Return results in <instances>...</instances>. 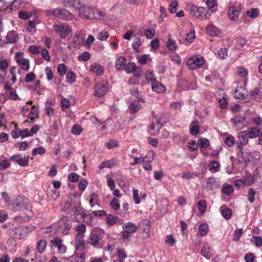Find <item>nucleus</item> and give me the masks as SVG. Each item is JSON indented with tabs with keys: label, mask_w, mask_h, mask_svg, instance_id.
Wrapping results in <instances>:
<instances>
[{
	"label": "nucleus",
	"mask_w": 262,
	"mask_h": 262,
	"mask_svg": "<svg viewBox=\"0 0 262 262\" xmlns=\"http://www.w3.org/2000/svg\"><path fill=\"white\" fill-rule=\"evenodd\" d=\"M79 14L81 17L88 19H94L103 17L105 13L103 11L99 10L94 7L85 6L79 10Z\"/></svg>",
	"instance_id": "nucleus-1"
},
{
	"label": "nucleus",
	"mask_w": 262,
	"mask_h": 262,
	"mask_svg": "<svg viewBox=\"0 0 262 262\" xmlns=\"http://www.w3.org/2000/svg\"><path fill=\"white\" fill-rule=\"evenodd\" d=\"M30 208L29 201L23 195L13 196V202L10 209L14 211H20L29 210Z\"/></svg>",
	"instance_id": "nucleus-2"
},
{
	"label": "nucleus",
	"mask_w": 262,
	"mask_h": 262,
	"mask_svg": "<svg viewBox=\"0 0 262 262\" xmlns=\"http://www.w3.org/2000/svg\"><path fill=\"white\" fill-rule=\"evenodd\" d=\"M189 14L201 20L208 19L211 14L204 7H197L190 5L187 7Z\"/></svg>",
	"instance_id": "nucleus-3"
},
{
	"label": "nucleus",
	"mask_w": 262,
	"mask_h": 262,
	"mask_svg": "<svg viewBox=\"0 0 262 262\" xmlns=\"http://www.w3.org/2000/svg\"><path fill=\"white\" fill-rule=\"evenodd\" d=\"M46 13L47 15H52L59 19L66 20H71L74 17V15L69 11L63 8L48 10Z\"/></svg>",
	"instance_id": "nucleus-4"
},
{
	"label": "nucleus",
	"mask_w": 262,
	"mask_h": 262,
	"mask_svg": "<svg viewBox=\"0 0 262 262\" xmlns=\"http://www.w3.org/2000/svg\"><path fill=\"white\" fill-rule=\"evenodd\" d=\"M53 27L54 30L59 34L62 39H65L72 35V29L67 24L61 23L55 24Z\"/></svg>",
	"instance_id": "nucleus-5"
},
{
	"label": "nucleus",
	"mask_w": 262,
	"mask_h": 262,
	"mask_svg": "<svg viewBox=\"0 0 262 262\" xmlns=\"http://www.w3.org/2000/svg\"><path fill=\"white\" fill-rule=\"evenodd\" d=\"M137 228V225L132 222L124 223L121 232L122 239L125 241H129L131 235L136 232Z\"/></svg>",
	"instance_id": "nucleus-6"
},
{
	"label": "nucleus",
	"mask_w": 262,
	"mask_h": 262,
	"mask_svg": "<svg viewBox=\"0 0 262 262\" xmlns=\"http://www.w3.org/2000/svg\"><path fill=\"white\" fill-rule=\"evenodd\" d=\"M205 62L204 58L200 55H193L187 61V65L190 70H193L202 67Z\"/></svg>",
	"instance_id": "nucleus-7"
},
{
	"label": "nucleus",
	"mask_w": 262,
	"mask_h": 262,
	"mask_svg": "<svg viewBox=\"0 0 262 262\" xmlns=\"http://www.w3.org/2000/svg\"><path fill=\"white\" fill-rule=\"evenodd\" d=\"M92 215L87 211L84 210L82 208L78 207L75 211V219L79 222H83L89 223L91 221Z\"/></svg>",
	"instance_id": "nucleus-8"
},
{
	"label": "nucleus",
	"mask_w": 262,
	"mask_h": 262,
	"mask_svg": "<svg viewBox=\"0 0 262 262\" xmlns=\"http://www.w3.org/2000/svg\"><path fill=\"white\" fill-rule=\"evenodd\" d=\"M16 63L24 71L27 72L30 69V60L24 57L22 52H16L14 55Z\"/></svg>",
	"instance_id": "nucleus-9"
},
{
	"label": "nucleus",
	"mask_w": 262,
	"mask_h": 262,
	"mask_svg": "<svg viewBox=\"0 0 262 262\" xmlns=\"http://www.w3.org/2000/svg\"><path fill=\"white\" fill-rule=\"evenodd\" d=\"M57 225L59 232L62 231L64 234H68L72 227V221L69 217L63 216L58 222Z\"/></svg>",
	"instance_id": "nucleus-10"
},
{
	"label": "nucleus",
	"mask_w": 262,
	"mask_h": 262,
	"mask_svg": "<svg viewBox=\"0 0 262 262\" xmlns=\"http://www.w3.org/2000/svg\"><path fill=\"white\" fill-rule=\"evenodd\" d=\"M29 231L30 229L27 227H18L11 229L10 234L14 238L20 239L24 238Z\"/></svg>",
	"instance_id": "nucleus-11"
},
{
	"label": "nucleus",
	"mask_w": 262,
	"mask_h": 262,
	"mask_svg": "<svg viewBox=\"0 0 262 262\" xmlns=\"http://www.w3.org/2000/svg\"><path fill=\"white\" fill-rule=\"evenodd\" d=\"M108 90L107 82L103 80L97 83L95 88L94 94L98 97H101L105 95Z\"/></svg>",
	"instance_id": "nucleus-12"
},
{
	"label": "nucleus",
	"mask_w": 262,
	"mask_h": 262,
	"mask_svg": "<svg viewBox=\"0 0 262 262\" xmlns=\"http://www.w3.org/2000/svg\"><path fill=\"white\" fill-rule=\"evenodd\" d=\"M206 32L210 36H221L222 32L220 29L212 24H208L205 28Z\"/></svg>",
	"instance_id": "nucleus-13"
},
{
	"label": "nucleus",
	"mask_w": 262,
	"mask_h": 262,
	"mask_svg": "<svg viewBox=\"0 0 262 262\" xmlns=\"http://www.w3.org/2000/svg\"><path fill=\"white\" fill-rule=\"evenodd\" d=\"M18 38L17 34L15 31H10L6 36L0 39V41L3 42L4 44L14 43L17 41Z\"/></svg>",
	"instance_id": "nucleus-14"
},
{
	"label": "nucleus",
	"mask_w": 262,
	"mask_h": 262,
	"mask_svg": "<svg viewBox=\"0 0 262 262\" xmlns=\"http://www.w3.org/2000/svg\"><path fill=\"white\" fill-rule=\"evenodd\" d=\"M10 159L11 161L16 162L20 166H27L29 164V158L28 157H23L20 154L14 155Z\"/></svg>",
	"instance_id": "nucleus-15"
},
{
	"label": "nucleus",
	"mask_w": 262,
	"mask_h": 262,
	"mask_svg": "<svg viewBox=\"0 0 262 262\" xmlns=\"http://www.w3.org/2000/svg\"><path fill=\"white\" fill-rule=\"evenodd\" d=\"M84 1V0H64V3L66 6L73 7L79 11L81 8L85 6Z\"/></svg>",
	"instance_id": "nucleus-16"
},
{
	"label": "nucleus",
	"mask_w": 262,
	"mask_h": 262,
	"mask_svg": "<svg viewBox=\"0 0 262 262\" xmlns=\"http://www.w3.org/2000/svg\"><path fill=\"white\" fill-rule=\"evenodd\" d=\"M249 137L246 130H244L239 133L238 135V139L239 144H237V147L240 152L242 153L243 147L242 145H245L248 143Z\"/></svg>",
	"instance_id": "nucleus-17"
},
{
	"label": "nucleus",
	"mask_w": 262,
	"mask_h": 262,
	"mask_svg": "<svg viewBox=\"0 0 262 262\" xmlns=\"http://www.w3.org/2000/svg\"><path fill=\"white\" fill-rule=\"evenodd\" d=\"M39 129V126L38 125H34L30 130H29L28 129H21L20 130V134L21 136H20V137H21L22 139L28 137H32L34 135L37 133V132L38 131Z\"/></svg>",
	"instance_id": "nucleus-18"
},
{
	"label": "nucleus",
	"mask_w": 262,
	"mask_h": 262,
	"mask_svg": "<svg viewBox=\"0 0 262 262\" xmlns=\"http://www.w3.org/2000/svg\"><path fill=\"white\" fill-rule=\"evenodd\" d=\"M90 71L96 76H102L104 74V67L97 62H94L90 66Z\"/></svg>",
	"instance_id": "nucleus-19"
},
{
	"label": "nucleus",
	"mask_w": 262,
	"mask_h": 262,
	"mask_svg": "<svg viewBox=\"0 0 262 262\" xmlns=\"http://www.w3.org/2000/svg\"><path fill=\"white\" fill-rule=\"evenodd\" d=\"M51 243L57 248L58 252L60 254H64L67 251V247L62 243V241L59 238H54Z\"/></svg>",
	"instance_id": "nucleus-20"
},
{
	"label": "nucleus",
	"mask_w": 262,
	"mask_h": 262,
	"mask_svg": "<svg viewBox=\"0 0 262 262\" xmlns=\"http://www.w3.org/2000/svg\"><path fill=\"white\" fill-rule=\"evenodd\" d=\"M245 118L241 115H237L231 119V122L234 124L236 130L242 129L244 124Z\"/></svg>",
	"instance_id": "nucleus-21"
},
{
	"label": "nucleus",
	"mask_w": 262,
	"mask_h": 262,
	"mask_svg": "<svg viewBox=\"0 0 262 262\" xmlns=\"http://www.w3.org/2000/svg\"><path fill=\"white\" fill-rule=\"evenodd\" d=\"M111 125L113 126V127L111 128V130H114V122L111 119H107L106 121L104 122H101V121H99L97 125V127L100 129V130H103L105 129H110L109 127H107L106 125Z\"/></svg>",
	"instance_id": "nucleus-22"
},
{
	"label": "nucleus",
	"mask_w": 262,
	"mask_h": 262,
	"mask_svg": "<svg viewBox=\"0 0 262 262\" xmlns=\"http://www.w3.org/2000/svg\"><path fill=\"white\" fill-rule=\"evenodd\" d=\"M151 89L154 92L157 93H162L166 91L164 85L157 80L151 84Z\"/></svg>",
	"instance_id": "nucleus-23"
},
{
	"label": "nucleus",
	"mask_w": 262,
	"mask_h": 262,
	"mask_svg": "<svg viewBox=\"0 0 262 262\" xmlns=\"http://www.w3.org/2000/svg\"><path fill=\"white\" fill-rule=\"evenodd\" d=\"M242 178L244 182V185L245 186H250L254 182V177L248 171L245 172L244 176Z\"/></svg>",
	"instance_id": "nucleus-24"
},
{
	"label": "nucleus",
	"mask_w": 262,
	"mask_h": 262,
	"mask_svg": "<svg viewBox=\"0 0 262 262\" xmlns=\"http://www.w3.org/2000/svg\"><path fill=\"white\" fill-rule=\"evenodd\" d=\"M100 238L96 234L91 233L89 236V243L94 247H100Z\"/></svg>",
	"instance_id": "nucleus-25"
},
{
	"label": "nucleus",
	"mask_w": 262,
	"mask_h": 262,
	"mask_svg": "<svg viewBox=\"0 0 262 262\" xmlns=\"http://www.w3.org/2000/svg\"><path fill=\"white\" fill-rule=\"evenodd\" d=\"M126 64V60L123 56H120L116 61L115 67L119 70H122Z\"/></svg>",
	"instance_id": "nucleus-26"
},
{
	"label": "nucleus",
	"mask_w": 262,
	"mask_h": 262,
	"mask_svg": "<svg viewBox=\"0 0 262 262\" xmlns=\"http://www.w3.org/2000/svg\"><path fill=\"white\" fill-rule=\"evenodd\" d=\"M205 3L207 8L210 10L211 12L214 13L216 11L218 7L216 0H206Z\"/></svg>",
	"instance_id": "nucleus-27"
},
{
	"label": "nucleus",
	"mask_w": 262,
	"mask_h": 262,
	"mask_svg": "<svg viewBox=\"0 0 262 262\" xmlns=\"http://www.w3.org/2000/svg\"><path fill=\"white\" fill-rule=\"evenodd\" d=\"M228 14L232 20H236L238 17V11L234 6L230 7L228 10Z\"/></svg>",
	"instance_id": "nucleus-28"
},
{
	"label": "nucleus",
	"mask_w": 262,
	"mask_h": 262,
	"mask_svg": "<svg viewBox=\"0 0 262 262\" xmlns=\"http://www.w3.org/2000/svg\"><path fill=\"white\" fill-rule=\"evenodd\" d=\"M1 196L2 200L4 201L6 206L10 208V207L13 202V198H10L9 193L6 191L2 192L1 193Z\"/></svg>",
	"instance_id": "nucleus-29"
},
{
	"label": "nucleus",
	"mask_w": 262,
	"mask_h": 262,
	"mask_svg": "<svg viewBox=\"0 0 262 262\" xmlns=\"http://www.w3.org/2000/svg\"><path fill=\"white\" fill-rule=\"evenodd\" d=\"M201 254L207 259H210L212 255L210 247L208 245H205L203 247L201 251Z\"/></svg>",
	"instance_id": "nucleus-30"
},
{
	"label": "nucleus",
	"mask_w": 262,
	"mask_h": 262,
	"mask_svg": "<svg viewBox=\"0 0 262 262\" xmlns=\"http://www.w3.org/2000/svg\"><path fill=\"white\" fill-rule=\"evenodd\" d=\"M22 4V0H14L9 8H8L5 11L10 12L12 11H14L18 9Z\"/></svg>",
	"instance_id": "nucleus-31"
},
{
	"label": "nucleus",
	"mask_w": 262,
	"mask_h": 262,
	"mask_svg": "<svg viewBox=\"0 0 262 262\" xmlns=\"http://www.w3.org/2000/svg\"><path fill=\"white\" fill-rule=\"evenodd\" d=\"M75 248L77 250H82L84 247L83 236L76 235L75 239Z\"/></svg>",
	"instance_id": "nucleus-32"
},
{
	"label": "nucleus",
	"mask_w": 262,
	"mask_h": 262,
	"mask_svg": "<svg viewBox=\"0 0 262 262\" xmlns=\"http://www.w3.org/2000/svg\"><path fill=\"white\" fill-rule=\"evenodd\" d=\"M141 105L139 101H134L132 102L129 106V111L131 114H135L140 110Z\"/></svg>",
	"instance_id": "nucleus-33"
},
{
	"label": "nucleus",
	"mask_w": 262,
	"mask_h": 262,
	"mask_svg": "<svg viewBox=\"0 0 262 262\" xmlns=\"http://www.w3.org/2000/svg\"><path fill=\"white\" fill-rule=\"evenodd\" d=\"M246 131L248 135L249 138H254L257 137L259 134L260 129L256 127H253L249 128Z\"/></svg>",
	"instance_id": "nucleus-34"
},
{
	"label": "nucleus",
	"mask_w": 262,
	"mask_h": 262,
	"mask_svg": "<svg viewBox=\"0 0 262 262\" xmlns=\"http://www.w3.org/2000/svg\"><path fill=\"white\" fill-rule=\"evenodd\" d=\"M208 168L211 172H216L220 170V164L216 161H210L208 164Z\"/></svg>",
	"instance_id": "nucleus-35"
},
{
	"label": "nucleus",
	"mask_w": 262,
	"mask_h": 262,
	"mask_svg": "<svg viewBox=\"0 0 262 262\" xmlns=\"http://www.w3.org/2000/svg\"><path fill=\"white\" fill-rule=\"evenodd\" d=\"M41 20H29L26 26V29L29 32H35L36 26L40 24Z\"/></svg>",
	"instance_id": "nucleus-36"
},
{
	"label": "nucleus",
	"mask_w": 262,
	"mask_h": 262,
	"mask_svg": "<svg viewBox=\"0 0 262 262\" xmlns=\"http://www.w3.org/2000/svg\"><path fill=\"white\" fill-rule=\"evenodd\" d=\"M189 130L192 135H196L199 133L200 128L196 121H194L190 123Z\"/></svg>",
	"instance_id": "nucleus-37"
},
{
	"label": "nucleus",
	"mask_w": 262,
	"mask_h": 262,
	"mask_svg": "<svg viewBox=\"0 0 262 262\" xmlns=\"http://www.w3.org/2000/svg\"><path fill=\"white\" fill-rule=\"evenodd\" d=\"M217 186V183L214 178H209L206 180L205 187L208 190H212Z\"/></svg>",
	"instance_id": "nucleus-38"
},
{
	"label": "nucleus",
	"mask_w": 262,
	"mask_h": 262,
	"mask_svg": "<svg viewBox=\"0 0 262 262\" xmlns=\"http://www.w3.org/2000/svg\"><path fill=\"white\" fill-rule=\"evenodd\" d=\"M220 211L223 216L226 219H230L232 216L231 210L226 206H222L220 208Z\"/></svg>",
	"instance_id": "nucleus-39"
},
{
	"label": "nucleus",
	"mask_w": 262,
	"mask_h": 262,
	"mask_svg": "<svg viewBox=\"0 0 262 262\" xmlns=\"http://www.w3.org/2000/svg\"><path fill=\"white\" fill-rule=\"evenodd\" d=\"M47 247V242L45 240L41 239L36 243V249L39 253H42Z\"/></svg>",
	"instance_id": "nucleus-40"
},
{
	"label": "nucleus",
	"mask_w": 262,
	"mask_h": 262,
	"mask_svg": "<svg viewBox=\"0 0 262 262\" xmlns=\"http://www.w3.org/2000/svg\"><path fill=\"white\" fill-rule=\"evenodd\" d=\"M246 91L242 88L237 89L234 92V97L239 100H243L245 98V95Z\"/></svg>",
	"instance_id": "nucleus-41"
},
{
	"label": "nucleus",
	"mask_w": 262,
	"mask_h": 262,
	"mask_svg": "<svg viewBox=\"0 0 262 262\" xmlns=\"http://www.w3.org/2000/svg\"><path fill=\"white\" fill-rule=\"evenodd\" d=\"M209 231V226L207 224L202 223L199 227L198 233L201 236L206 235Z\"/></svg>",
	"instance_id": "nucleus-42"
},
{
	"label": "nucleus",
	"mask_w": 262,
	"mask_h": 262,
	"mask_svg": "<svg viewBox=\"0 0 262 262\" xmlns=\"http://www.w3.org/2000/svg\"><path fill=\"white\" fill-rule=\"evenodd\" d=\"M251 96L257 101H260L262 99V90L255 89L251 92Z\"/></svg>",
	"instance_id": "nucleus-43"
},
{
	"label": "nucleus",
	"mask_w": 262,
	"mask_h": 262,
	"mask_svg": "<svg viewBox=\"0 0 262 262\" xmlns=\"http://www.w3.org/2000/svg\"><path fill=\"white\" fill-rule=\"evenodd\" d=\"M10 164L6 157L2 156L0 157V166L1 169H6L10 167Z\"/></svg>",
	"instance_id": "nucleus-44"
},
{
	"label": "nucleus",
	"mask_w": 262,
	"mask_h": 262,
	"mask_svg": "<svg viewBox=\"0 0 262 262\" xmlns=\"http://www.w3.org/2000/svg\"><path fill=\"white\" fill-rule=\"evenodd\" d=\"M119 220V218L113 214H109L106 215L107 223L110 225H113L117 223Z\"/></svg>",
	"instance_id": "nucleus-45"
},
{
	"label": "nucleus",
	"mask_w": 262,
	"mask_h": 262,
	"mask_svg": "<svg viewBox=\"0 0 262 262\" xmlns=\"http://www.w3.org/2000/svg\"><path fill=\"white\" fill-rule=\"evenodd\" d=\"M76 79V74L72 71L68 72L66 75V80L68 83L72 84Z\"/></svg>",
	"instance_id": "nucleus-46"
},
{
	"label": "nucleus",
	"mask_w": 262,
	"mask_h": 262,
	"mask_svg": "<svg viewBox=\"0 0 262 262\" xmlns=\"http://www.w3.org/2000/svg\"><path fill=\"white\" fill-rule=\"evenodd\" d=\"M156 154L152 150H149L145 156H142V162L147 161L151 162L155 158Z\"/></svg>",
	"instance_id": "nucleus-47"
},
{
	"label": "nucleus",
	"mask_w": 262,
	"mask_h": 262,
	"mask_svg": "<svg viewBox=\"0 0 262 262\" xmlns=\"http://www.w3.org/2000/svg\"><path fill=\"white\" fill-rule=\"evenodd\" d=\"M6 96L8 99H12L13 100H20V98L16 92V90L14 89L10 91H8L6 93Z\"/></svg>",
	"instance_id": "nucleus-48"
},
{
	"label": "nucleus",
	"mask_w": 262,
	"mask_h": 262,
	"mask_svg": "<svg viewBox=\"0 0 262 262\" xmlns=\"http://www.w3.org/2000/svg\"><path fill=\"white\" fill-rule=\"evenodd\" d=\"M259 13V11L257 8H251L247 11L246 14L247 15L252 18H256Z\"/></svg>",
	"instance_id": "nucleus-49"
},
{
	"label": "nucleus",
	"mask_w": 262,
	"mask_h": 262,
	"mask_svg": "<svg viewBox=\"0 0 262 262\" xmlns=\"http://www.w3.org/2000/svg\"><path fill=\"white\" fill-rule=\"evenodd\" d=\"M115 164V162L113 160L105 161L101 163L99 166V169H102L104 168H111L114 166Z\"/></svg>",
	"instance_id": "nucleus-50"
},
{
	"label": "nucleus",
	"mask_w": 262,
	"mask_h": 262,
	"mask_svg": "<svg viewBox=\"0 0 262 262\" xmlns=\"http://www.w3.org/2000/svg\"><path fill=\"white\" fill-rule=\"evenodd\" d=\"M145 77L147 82L148 83H150L151 84L157 80L156 79L155 75L152 72L150 71H147L145 73Z\"/></svg>",
	"instance_id": "nucleus-51"
},
{
	"label": "nucleus",
	"mask_w": 262,
	"mask_h": 262,
	"mask_svg": "<svg viewBox=\"0 0 262 262\" xmlns=\"http://www.w3.org/2000/svg\"><path fill=\"white\" fill-rule=\"evenodd\" d=\"M40 46L31 45L28 48V51L32 54H37L40 53L41 50Z\"/></svg>",
	"instance_id": "nucleus-52"
},
{
	"label": "nucleus",
	"mask_w": 262,
	"mask_h": 262,
	"mask_svg": "<svg viewBox=\"0 0 262 262\" xmlns=\"http://www.w3.org/2000/svg\"><path fill=\"white\" fill-rule=\"evenodd\" d=\"M250 241L257 247H260L262 246V237L261 236H253Z\"/></svg>",
	"instance_id": "nucleus-53"
},
{
	"label": "nucleus",
	"mask_w": 262,
	"mask_h": 262,
	"mask_svg": "<svg viewBox=\"0 0 262 262\" xmlns=\"http://www.w3.org/2000/svg\"><path fill=\"white\" fill-rule=\"evenodd\" d=\"M225 143L228 146L231 147L235 143V139L233 136L228 134L226 138L225 139Z\"/></svg>",
	"instance_id": "nucleus-54"
},
{
	"label": "nucleus",
	"mask_w": 262,
	"mask_h": 262,
	"mask_svg": "<svg viewBox=\"0 0 262 262\" xmlns=\"http://www.w3.org/2000/svg\"><path fill=\"white\" fill-rule=\"evenodd\" d=\"M195 37V31L194 30H191L187 34L185 40L188 43H192Z\"/></svg>",
	"instance_id": "nucleus-55"
},
{
	"label": "nucleus",
	"mask_w": 262,
	"mask_h": 262,
	"mask_svg": "<svg viewBox=\"0 0 262 262\" xmlns=\"http://www.w3.org/2000/svg\"><path fill=\"white\" fill-rule=\"evenodd\" d=\"M243 229L239 228L235 230L233 233V240L234 242H238L243 234Z\"/></svg>",
	"instance_id": "nucleus-56"
},
{
	"label": "nucleus",
	"mask_w": 262,
	"mask_h": 262,
	"mask_svg": "<svg viewBox=\"0 0 262 262\" xmlns=\"http://www.w3.org/2000/svg\"><path fill=\"white\" fill-rule=\"evenodd\" d=\"M21 129L18 128L16 124L14 125V128L11 131V135L14 139H17L20 137Z\"/></svg>",
	"instance_id": "nucleus-57"
},
{
	"label": "nucleus",
	"mask_w": 262,
	"mask_h": 262,
	"mask_svg": "<svg viewBox=\"0 0 262 262\" xmlns=\"http://www.w3.org/2000/svg\"><path fill=\"white\" fill-rule=\"evenodd\" d=\"M166 46L170 51H173L177 48V42L175 40L169 38L168 40Z\"/></svg>",
	"instance_id": "nucleus-58"
},
{
	"label": "nucleus",
	"mask_w": 262,
	"mask_h": 262,
	"mask_svg": "<svg viewBox=\"0 0 262 262\" xmlns=\"http://www.w3.org/2000/svg\"><path fill=\"white\" fill-rule=\"evenodd\" d=\"M156 34V30L153 28H148L145 31L144 35L146 38L151 39L154 37Z\"/></svg>",
	"instance_id": "nucleus-59"
},
{
	"label": "nucleus",
	"mask_w": 262,
	"mask_h": 262,
	"mask_svg": "<svg viewBox=\"0 0 262 262\" xmlns=\"http://www.w3.org/2000/svg\"><path fill=\"white\" fill-rule=\"evenodd\" d=\"M91 57V54L89 52L85 51L78 56L79 61H86Z\"/></svg>",
	"instance_id": "nucleus-60"
},
{
	"label": "nucleus",
	"mask_w": 262,
	"mask_h": 262,
	"mask_svg": "<svg viewBox=\"0 0 262 262\" xmlns=\"http://www.w3.org/2000/svg\"><path fill=\"white\" fill-rule=\"evenodd\" d=\"M233 191V188L231 185H224L223 186L222 192L227 195H230Z\"/></svg>",
	"instance_id": "nucleus-61"
},
{
	"label": "nucleus",
	"mask_w": 262,
	"mask_h": 262,
	"mask_svg": "<svg viewBox=\"0 0 262 262\" xmlns=\"http://www.w3.org/2000/svg\"><path fill=\"white\" fill-rule=\"evenodd\" d=\"M110 205L113 210L115 211L119 210L120 207L119 200L116 198L112 199Z\"/></svg>",
	"instance_id": "nucleus-62"
},
{
	"label": "nucleus",
	"mask_w": 262,
	"mask_h": 262,
	"mask_svg": "<svg viewBox=\"0 0 262 262\" xmlns=\"http://www.w3.org/2000/svg\"><path fill=\"white\" fill-rule=\"evenodd\" d=\"M67 71V68L63 63L59 64L57 67V72L60 76L64 75Z\"/></svg>",
	"instance_id": "nucleus-63"
},
{
	"label": "nucleus",
	"mask_w": 262,
	"mask_h": 262,
	"mask_svg": "<svg viewBox=\"0 0 262 262\" xmlns=\"http://www.w3.org/2000/svg\"><path fill=\"white\" fill-rule=\"evenodd\" d=\"M82 132V128L77 124H75L71 129V133L75 135H79Z\"/></svg>",
	"instance_id": "nucleus-64"
}]
</instances>
